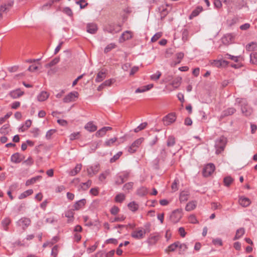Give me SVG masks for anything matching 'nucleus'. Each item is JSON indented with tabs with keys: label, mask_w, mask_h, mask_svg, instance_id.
<instances>
[{
	"label": "nucleus",
	"mask_w": 257,
	"mask_h": 257,
	"mask_svg": "<svg viewBox=\"0 0 257 257\" xmlns=\"http://www.w3.org/2000/svg\"><path fill=\"white\" fill-rule=\"evenodd\" d=\"M180 244V242L177 241L174 242V243L170 245L168 247V250L169 251H174L175 249L178 247L179 245Z\"/></svg>",
	"instance_id": "nucleus-45"
},
{
	"label": "nucleus",
	"mask_w": 257,
	"mask_h": 257,
	"mask_svg": "<svg viewBox=\"0 0 257 257\" xmlns=\"http://www.w3.org/2000/svg\"><path fill=\"white\" fill-rule=\"evenodd\" d=\"M189 32L187 29H184L182 31V39L183 42H185L188 40Z\"/></svg>",
	"instance_id": "nucleus-44"
},
{
	"label": "nucleus",
	"mask_w": 257,
	"mask_h": 257,
	"mask_svg": "<svg viewBox=\"0 0 257 257\" xmlns=\"http://www.w3.org/2000/svg\"><path fill=\"white\" fill-rule=\"evenodd\" d=\"M228 64V62L226 60H216L212 63V65L216 67H220L221 66H226Z\"/></svg>",
	"instance_id": "nucleus-20"
},
{
	"label": "nucleus",
	"mask_w": 257,
	"mask_h": 257,
	"mask_svg": "<svg viewBox=\"0 0 257 257\" xmlns=\"http://www.w3.org/2000/svg\"><path fill=\"white\" fill-rule=\"evenodd\" d=\"M238 202L239 204L244 207L248 206L251 203L249 198L244 197H240Z\"/></svg>",
	"instance_id": "nucleus-19"
},
{
	"label": "nucleus",
	"mask_w": 257,
	"mask_h": 257,
	"mask_svg": "<svg viewBox=\"0 0 257 257\" xmlns=\"http://www.w3.org/2000/svg\"><path fill=\"white\" fill-rule=\"evenodd\" d=\"M227 144V139L224 136H221L215 141V147L216 154L218 155L221 153L225 148Z\"/></svg>",
	"instance_id": "nucleus-1"
},
{
	"label": "nucleus",
	"mask_w": 257,
	"mask_h": 257,
	"mask_svg": "<svg viewBox=\"0 0 257 257\" xmlns=\"http://www.w3.org/2000/svg\"><path fill=\"white\" fill-rule=\"evenodd\" d=\"M63 12L68 16H72L73 12L71 9L69 7H65L63 10Z\"/></svg>",
	"instance_id": "nucleus-56"
},
{
	"label": "nucleus",
	"mask_w": 257,
	"mask_h": 257,
	"mask_svg": "<svg viewBox=\"0 0 257 257\" xmlns=\"http://www.w3.org/2000/svg\"><path fill=\"white\" fill-rule=\"evenodd\" d=\"M150 231L149 228H146V229L138 228L132 232L131 236L136 239H141L145 237L146 233L149 232Z\"/></svg>",
	"instance_id": "nucleus-2"
},
{
	"label": "nucleus",
	"mask_w": 257,
	"mask_h": 257,
	"mask_svg": "<svg viewBox=\"0 0 257 257\" xmlns=\"http://www.w3.org/2000/svg\"><path fill=\"white\" fill-rule=\"evenodd\" d=\"M79 95L77 91H73L69 93L63 98V102L64 103H69L70 102L74 101L76 98H78Z\"/></svg>",
	"instance_id": "nucleus-8"
},
{
	"label": "nucleus",
	"mask_w": 257,
	"mask_h": 257,
	"mask_svg": "<svg viewBox=\"0 0 257 257\" xmlns=\"http://www.w3.org/2000/svg\"><path fill=\"white\" fill-rule=\"evenodd\" d=\"M49 96V93L45 91H42L38 96L37 99L39 101H44Z\"/></svg>",
	"instance_id": "nucleus-22"
},
{
	"label": "nucleus",
	"mask_w": 257,
	"mask_h": 257,
	"mask_svg": "<svg viewBox=\"0 0 257 257\" xmlns=\"http://www.w3.org/2000/svg\"><path fill=\"white\" fill-rule=\"evenodd\" d=\"M99 165L98 164H94L87 168V174L89 177H92L99 171Z\"/></svg>",
	"instance_id": "nucleus-9"
},
{
	"label": "nucleus",
	"mask_w": 257,
	"mask_h": 257,
	"mask_svg": "<svg viewBox=\"0 0 257 257\" xmlns=\"http://www.w3.org/2000/svg\"><path fill=\"white\" fill-rule=\"evenodd\" d=\"M125 199V195L122 193L117 194L115 197V201L121 203Z\"/></svg>",
	"instance_id": "nucleus-47"
},
{
	"label": "nucleus",
	"mask_w": 257,
	"mask_h": 257,
	"mask_svg": "<svg viewBox=\"0 0 257 257\" xmlns=\"http://www.w3.org/2000/svg\"><path fill=\"white\" fill-rule=\"evenodd\" d=\"M160 235L158 233H153L150 235L148 238L147 242L149 244L153 245L157 243L160 239Z\"/></svg>",
	"instance_id": "nucleus-12"
},
{
	"label": "nucleus",
	"mask_w": 257,
	"mask_h": 257,
	"mask_svg": "<svg viewBox=\"0 0 257 257\" xmlns=\"http://www.w3.org/2000/svg\"><path fill=\"white\" fill-rule=\"evenodd\" d=\"M97 31V27L96 24L92 23L87 25V31L90 34H95Z\"/></svg>",
	"instance_id": "nucleus-23"
},
{
	"label": "nucleus",
	"mask_w": 257,
	"mask_h": 257,
	"mask_svg": "<svg viewBox=\"0 0 257 257\" xmlns=\"http://www.w3.org/2000/svg\"><path fill=\"white\" fill-rule=\"evenodd\" d=\"M161 76V72L160 71H157L156 73L154 74L151 76V78L153 80H157L159 79Z\"/></svg>",
	"instance_id": "nucleus-58"
},
{
	"label": "nucleus",
	"mask_w": 257,
	"mask_h": 257,
	"mask_svg": "<svg viewBox=\"0 0 257 257\" xmlns=\"http://www.w3.org/2000/svg\"><path fill=\"white\" fill-rule=\"evenodd\" d=\"M125 182L124 180L120 175L118 176L115 180V184L117 185H120Z\"/></svg>",
	"instance_id": "nucleus-61"
},
{
	"label": "nucleus",
	"mask_w": 257,
	"mask_h": 257,
	"mask_svg": "<svg viewBox=\"0 0 257 257\" xmlns=\"http://www.w3.org/2000/svg\"><path fill=\"white\" fill-rule=\"evenodd\" d=\"M82 165L81 164H77L74 169H73L70 172L69 175L72 176H75L80 171Z\"/></svg>",
	"instance_id": "nucleus-31"
},
{
	"label": "nucleus",
	"mask_w": 257,
	"mask_h": 257,
	"mask_svg": "<svg viewBox=\"0 0 257 257\" xmlns=\"http://www.w3.org/2000/svg\"><path fill=\"white\" fill-rule=\"evenodd\" d=\"M239 102L240 104L242 113L246 116L250 115L252 110L248 105L247 100L245 99H241Z\"/></svg>",
	"instance_id": "nucleus-3"
},
{
	"label": "nucleus",
	"mask_w": 257,
	"mask_h": 257,
	"mask_svg": "<svg viewBox=\"0 0 257 257\" xmlns=\"http://www.w3.org/2000/svg\"><path fill=\"white\" fill-rule=\"evenodd\" d=\"M175 138L172 136H169L167 138V145L168 147L173 146L175 144Z\"/></svg>",
	"instance_id": "nucleus-40"
},
{
	"label": "nucleus",
	"mask_w": 257,
	"mask_h": 257,
	"mask_svg": "<svg viewBox=\"0 0 257 257\" xmlns=\"http://www.w3.org/2000/svg\"><path fill=\"white\" fill-rule=\"evenodd\" d=\"M86 201L85 199H81L77 202L73 206L74 210H78L82 208L85 205Z\"/></svg>",
	"instance_id": "nucleus-15"
},
{
	"label": "nucleus",
	"mask_w": 257,
	"mask_h": 257,
	"mask_svg": "<svg viewBox=\"0 0 257 257\" xmlns=\"http://www.w3.org/2000/svg\"><path fill=\"white\" fill-rule=\"evenodd\" d=\"M134 186L133 182H128L125 184L123 186V190L129 191L132 190Z\"/></svg>",
	"instance_id": "nucleus-48"
},
{
	"label": "nucleus",
	"mask_w": 257,
	"mask_h": 257,
	"mask_svg": "<svg viewBox=\"0 0 257 257\" xmlns=\"http://www.w3.org/2000/svg\"><path fill=\"white\" fill-rule=\"evenodd\" d=\"M10 124H4L0 129V133L3 135H7L10 132Z\"/></svg>",
	"instance_id": "nucleus-37"
},
{
	"label": "nucleus",
	"mask_w": 257,
	"mask_h": 257,
	"mask_svg": "<svg viewBox=\"0 0 257 257\" xmlns=\"http://www.w3.org/2000/svg\"><path fill=\"white\" fill-rule=\"evenodd\" d=\"M188 220L190 223L193 224H196L198 223V221L197 220L196 216L193 214L189 216Z\"/></svg>",
	"instance_id": "nucleus-57"
},
{
	"label": "nucleus",
	"mask_w": 257,
	"mask_h": 257,
	"mask_svg": "<svg viewBox=\"0 0 257 257\" xmlns=\"http://www.w3.org/2000/svg\"><path fill=\"white\" fill-rule=\"evenodd\" d=\"M189 193L187 191H183L180 194V201L181 202H185L188 200Z\"/></svg>",
	"instance_id": "nucleus-30"
},
{
	"label": "nucleus",
	"mask_w": 257,
	"mask_h": 257,
	"mask_svg": "<svg viewBox=\"0 0 257 257\" xmlns=\"http://www.w3.org/2000/svg\"><path fill=\"white\" fill-rule=\"evenodd\" d=\"M233 179L230 176H227L224 178L223 182L224 185L228 187L232 183Z\"/></svg>",
	"instance_id": "nucleus-46"
},
{
	"label": "nucleus",
	"mask_w": 257,
	"mask_h": 257,
	"mask_svg": "<svg viewBox=\"0 0 257 257\" xmlns=\"http://www.w3.org/2000/svg\"><path fill=\"white\" fill-rule=\"evenodd\" d=\"M215 166L212 163H209L206 165L203 170V175L204 177H208L210 176L215 170Z\"/></svg>",
	"instance_id": "nucleus-7"
},
{
	"label": "nucleus",
	"mask_w": 257,
	"mask_h": 257,
	"mask_svg": "<svg viewBox=\"0 0 257 257\" xmlns=\"http://www.w3.org/2000/svg\"><path fill=\"white\" fill-rule=\"evenodd\" d=\"M162 36V32H158L155 34L152 38L151 41L152 42H156L158 39H159Z\"/></svg>",
	"instance_id": "nucleus-54"
},
{
	"label": "nucleus",
	"mask_w": 257,
	"mask_h": 257,
	"mask_svg": "<svg viewBox=\"0 0 257 257\" xmlns=\"http://www.w3.org/2000/svg\"><path fill=\"white\" fill-rule=\"evenodd\" d=\"M182 78L177 77L175 78L171 83H170V85H171L174 88L176 89L179 87L181 84Z\"/></svg>",
	"instance_id": "nucleus-24"
},
{
	"label": "nucleus",
	"mask_w": 257,
	"mask_h": 257,
	"mask_svg": "<svg viewBox=\"0 0 257 257\" xmlns=\"http://www.w3.org/2000/svg\"><path fill=\"white\" fill-rule=\"evenodd\" d=\"M24 159V156L18 153L13 154L11 156V161L15 163H19Z\"/></svg>",
	"instance_id": "nucleus-13"
},
{
	"label": "nucleus",
	"mask_w": 257,
	"mask_h": 257,
	"mask_svg": "<svg viewBox=\"0 0 257 257\" xmlns=\"http://www.w3.org/2000/svg\"><path fill=\"white\" fill-rule=\"evenodd\" d=\"M117 139L116 137L106 140L103 144V146L105 147H110L114 145Z\"/></svg>",
	"instance_id": "nucleus-32"
},
{
	"label": "nucleus",
	"mask_w": 257,
	"mask_h": 257,
	"mask_svg": "<svg viewBox=\"0 0 257 257\" xmlns=\"http://www.w3.org/2000/svg\"><path fill=\"white\" fill-rule=\"evenodd\" d=\"M177 61L176 62L177 64H179L181 62V60L183 58L184 54L182 52H179L176 54Z\"/></svg>",
	"instance_id": "nucleus-59"
},
{
	"label": "nucleus",
	"mask_w": 257,
	"mask_h": 257,
	"mask_svg": "<svg viewBox=\"0 0 257 257\" xmlns=\"http://www.w3.org/2000/svg\"><path fill=\"white\" fill-rule=\"evenodd\" d=\"M148 193V189L145 187H141L137 191V194L140 196H144Z\"/></svg>",
	"instance_id": "nucleus-36"
},
{
	"label": "nucleus",
	"mask_w": 257,
	"mask_h": 257,
	"mask_svg": "<svg viewBox=\"0 0 257 257\" xmlns=\"http://www.w3.org/2000/svg\"><path fill=\"white\" fill-rule=\"evenodd\" d=\"M59 0H51L48 2L46 4L44 5L42 7V10H46L47 8H50L55 2H58Z\"/></svg>",
	"instance_id": "nucleus-49"
},
{
	"label": "nucleus",
	"mask_w": 257,
	"mask_h": 257,
	"mask_svg": "<svg viewBox=\"0 0 257 257\" xmlns=\"http://www.w3.org/2000/svg\"><path fill=\"white\" fill-rule=\"evenodd\" d=\"M10 222H11L10 219L9 218H6L2 221V223L3 226L5 228H6L10 224Z\"/></svg>",
	"instance_id": "nucleus-63"
},
{
	"label": "nucleus",
	"mask_w": 257,
	"mask_h": 257,
	"mask_svg": "<svg viewBox=\"0 0 257 257\" xmlns=\"http://www.w3.org/2000/svg\"><path fill=\"white\" fill-rule=\"evenodd\" d=\"M106 77V73L105 72L99 71L96 76L95 78L96 82H100L102 81Z\"/></svg>",
	"instance_id": "nucleus-29"
},
{
	"label": "nucleus",
	"mask_w": 257,
	"mask_h": 257,
	"mask_svg": "<svg viewBox=\"0 0 257 257\" xmlns=\"http://www.w3.org/2000/svg\"><path fill=\"white\" fill-rule=\"evenodd\" d=\"M250 61L252 63L257 65V53L252 52L250 54Z\"/></svg>",
	"instance_id": "nucleus-50"
},
{
	"label": "nucleus",
	"mask_w": 257,
	"mask_h": 257,
	"mask_svg": "<svg viewBox=\"0 0 257 257\" xmlns=\"http://www.w3.org/2000/svg\"><path fill=\"white\" fill-rule=\"evenodd\" d=\"M33 193V190L32 189H29L23 193L21 194L19 196V198L20 199H24L27 196L32 194Z\"/></svg>",
	"instance_id": "nucleus-42"
},
{
	"label": "nucleus",
	"mask_w": 257,
	"mask_h": 257,
	"mask_svg": "<svg viewBox=\"0 0 257 257\" xmlns=\"http://www.w3.org/2000/svg\"><path fill=\"white\" fill-rule=\"evenodd\" d=\"M112 130V127L109 126H104L99 130L95 134V135L97 137H102L104 136L106 133L108 131H110Z\"/></svg>",
	"instance_id": "nucleus-17"
},
{
	"label": "nucleus",
	"mask_w": 257,
	"mask_h": 257,
	"mask_svg": "<svg viewBox=\"0 0 257 257\" xmlns=\"http://www.w3.org/2000/svg\"><path fill=\"white\" fill-rule=\"evenodd\" d=\"M183 216V210L181 208L174 210L171 216L170 219L173 223H177L180 221Z\"/></svg>",
	"instance_id": "nucleus-5"
},
{
	"label": "nucleus",
	"mask_w": 257,
	"mask_h": 257,
	"mask_svg": "<svg viewBox=\"0 0 257 257\" xmlns=\"http://www.w3.org/2000/svg\"><path fill=\"white\" fill-rule=\"evenodd\" d=\"M128 208L132 211L135 212L136 211L138 208H139V205L138 204H137L135 202L133 201L132 202H130L128 204Z\"/></svg>",
	"instance_id": "nucleus-41"
},
{
	"label": "nucleus",
	"mask_w": 257,
	"mask_h": 257,
	"mask_svg": "<svg viewBox=\"0 0 257 257\" xmlns=\"http://www.w3.org/2000/svg\"><path fill=\"white\" fill-rule=\"evenodd\" d=\"M41 178V176H37L36 177H33L30 179L28 180L26 182V185L27 186H29L35 183L37 181L40 180Z\"/></svg>",
	"instance_id": "nucleus-38"
},
{
	"label": "nucleus",
	"mask_w": 257,
	"mask_h": 257,
	"mask_svg": "<svg viewBox=\"0 0 257 257\" xmlns=\"http://www.w3.org/2000/svg\"><path fill=\"white\" fill-rule=\"evenodd\" d=\"M245 232L244 229L243 228H240L236 230L234 240L237 239L241 237Z\"/></svg>",
	"instance_id": "nucleus-39"
},
{
	"label": "nucleus",
	"mask_w": 257,
	"mask_h": 257,
	"mask_svg": "<svg viewBox=\"0 0 257 257\" xmlns=\"http://www.w3.org/2000/svg\"><path fill=\"white\" fill-rule=\"evenodd\" d=\"M132 37V32L128 31H126L123 33L119 39V42L122 43L124 41L131 39Z\"/></svg>",
	"instance_id": "nucleus-14"
},
{
	"label": "nucleus",
	"mask_w": 257,
	"mask_h": 257,
	"mask_svg": "<svg viewBox=\"0 0 257 257\" xmlns=\"http://www.w3.org/2000/svg\"><path fill=\"white\" fill-rule=\"evenodd\" d=\"M236 109L233 107L228 108L222 112V116H227L232 115L234 113Z\"/></svg>",
	"instance_id": "nucleus-33"
},
{
	"label": "nucleus",
	"mask_w": 257,
	"mask_h": 257,
	"mask_svg": "<svg viewBox=\"0 0 257 257\" xmlns=\"http://www.w3.org/2000/svg\"><path fill=\"white\" fill-rule=\"evenodd\" d=\"M148 123L147 122H143L140 124L138 127H137L135 130L134 132L136 133H138L146 128Z\"/></svg>",
	"instance_id": "nucleus-51"
},
{
	"label": "nucleus",
	"mask_w": 257,
	"mask_h": 257,
	"mask_svg": "<svg viewBox=\"0 0 257 257\" xmlns=\"http://www.w3.org/2000/svg\"><path fill=\"white\" fill-rule=\"evenodd\" d=\"M18 223L20 226H22L23 229H25L30 224L31 220L26 217L22 218L18 221Z\"/></svg>",
	"instance_id": "nucleus-16"
},
{
	"label": "nucleus",
	"mask_w": 257,
	"mask_h": 257,
	"mask_svg": "<svg viewBox=\"0 0 257 257\" xmlns=\"http://www.w3.org/2000/svg\"><path fill=\"white\" fill-rule=\"evenodd\" d=\"M24 91H22L20 89L12 91L10 92L9 95L13 98H17L24 94Z\"/></svg>",
	"instance_id": "nucleus-18"
},
{
	"label": "nucleus",
	"mask_w": 257,
	"mask_h": 257,
	"mask_svg": "<svg viewBox=\"0 0 257 257\" xmlns=\"http://www.w3.org/2000/svg\"><path fill=\"white\" fill-rule=\"evenodd\" d=\"M92 184V181L90 180H88L86 182L81 183L80 184V186L82 190H87Z\"/></svg>",
	"instance_id": "nucleus-35"
},
{
	"label": "nucleus",
	"mask_w": 257,
	"mask_h": 257,
	"mask_svg": "<svg viewBox=\"0 0 257 257\" xmlns=\"http://www.w3.org/2000/svg\"><path fill=\"white\" fill-rule=\"evenodd\" d=\"M177 118V115L175 112H171L165 116L162 121L165 125H169L174 122Z\"/></svg>",
	"instance_id": "nucleus-4"
},
{
	"label": "nucleus",
	"mask_w": 257,
	"mask_h": 257,
	"mask_svg": "<svg viewBox=\"0 0 257 257\" xmlns=\"http://www.w3.org/2000/svg\"><path fill=\"white\" fill-rule=\"evenodd\" d=\"M58 252V245H55L52 249L51 254L54 257H56Z\"/></svg>",
	"instance_id": "nucleus-60"
},
{
	"label": "nucleus",
	"mask_w": 257,
	"mask_h": 257,
	"mask_svg": "<svg viewBox=\"0 0 257 257\" xmlns=\"http://www.w3.org/2000/svg\"><path fill=\"white\" fill-rule=\"evenodd\" d=\"M14 5L13 1H10L7 3L2 4L0 6V12L6 13L10 11Z\"/></svg>",
	"instance_id": "nucleus-10"
},
{
	"label": "nucleus",
	"mask_w": 257,
	"mask_h": 257,
	"mask_svg": "<svg viewBox=\"0 0 257 257\" xmlns=\"http://www.w3.org/2000/svg\"><path fill=\"white\" fill-rule=\"evenodd\" d=\"M85 129L90 132H94L97 130V126L92 122H89L84 126Z\"/></svg>",
	"instance_id": "nucleus-28"
},
{
	"label": "nucleus",
	"mask_w": 257,
	"mask_h": 257,
	"mask_svg": "<svg viewBox=\"0 0 257 257\" xmlns=\"http://www.w3.org/2000/svg\"><path fill=\"white\" fill-rule=\"evenodd\" d=\"M203 10L201 6H198L195 10H194L189 16V19H192L193 18L197 17Z\"/></svg>",
	"instance_id": "nucleus-25"
},
{
	"label": "nucleus",
	"mask_w": 257,
	"mask_h": 257,
	"mask_svg": "<svg viewBox=\"0 0 257 257\" xmlns=\"http://www.w3.org/2000/svg\"><path fill=\"white\" fill-rule=\"evenodd\" d=\"M56 132V130L54 129H51L49 130L46 134V138L47 140H50L52 136Z\"/></svg>",
	"instance_id": "nucleus-55"
},
{
	"label": "nucleus",
	"mask_w": 257,
	"mask_h": 257,
	"mask_svg": "<svg viewBox=\"0 0 257 257\" xmlns=\"http://www.w3.org/2000/svg\"><path fill=\"white\" fill-rule=\"evenodd\" d=\"M76 4L80 6L81 9L84 8L88 5V4L85 2V0H80L77 2Z\"/></svg>",
	"instance_id": "nucleus-64"
},
{
	"label": "nucleus",
	"mask_w": 257,
	"mask_h": 257,
	"mask_svg": "<svg viewBox=\"0 0 257 257\" xmlns=\"http://www.w3.org/2000/svg\"><path fill=\"white\" fill-rule=\"evenodd\" d=\"M119 211V209L118 208V207L116 206H113L110 210V213L111 214L115 215L118 213Z\"/></svg>",
	"instance_id": "nucleus-62"
},
{
	"label": "nucleus",
	"mask_w": 257,
	"mask_h": 257,
	"mask_svg": "<svg viewBox=\"0 0 257 257\" xmlns=\"http://www.w3.org/2000/svg\"><path fill=\"white\" fill-rule=\"evenodd\" d=\"M109 171H106L105 172L101 173L99 176V180L101 182H103L109 175Z\"/></svg>",
	"instance_id": "nucleus-53"
},
{
	"label": "nucleus",
	"mask_w": 257,
	"mask_h": 257,
	"mask_svg": "<svg viewBox=\"0 0 257 257\" xmlns=\"http://www.w3.org/2000/svg\"><path fill=\"white\" fill-rule=\"evenodd\" d=\"M153 84H149V85H147L146 86H144L142 87H139V88H137L135 92L137 93L144 92L146 91H148V90L151 89L152 88H153Z\"/></svg>",
	"instance_id": "nucleus-27"
},
{
	"label": "nucleus",
	"mask_w": 257,
	"mask_h": 257,
	"mask_svg": "<svg viewBox=\"0 0 257 257\" xmlns=\"http://www.w3.org/2000/svg\"><path fill=\"white\" fill-rule=\"evenodd\" d=\"M257 49V43L251 42L246 46V50L248 51H252Z\"/></svg>",
	"instance_id": "nucleus-34"
},
{
	"label": "nucleus",
	"mask_w": 257,
	"mask_h": 257,
	"mask_svg": "<svg viewBox=\"0 0 257 257\" xmlns=\"http://www.w3.org/2000/svg\"><path fill=\"white\" fill-rule=\"evenodd\" d=\"M197 206V202L195 201H192L189 202L186 207H185V210L187 211H190L193 210H194Z\"/></svg>",
	"instance_id": "nucleus-26"
},
{
	"label": "nucleus",
	"mask_w": 257,
	"mask_h": 257,
	"mask_svg": "<svg viewBox=\"0 0 257 257\" xmlns=\"http://www.w3.org/2000/svg\"><path fill=\"white\" fill-rule=\"evenodd\" d=\"M60 61V58L58 57L55 58L53 59L50 63L45 65V67L48 68L52 67L56 64H57Z\"/></svg>",
	"instance_id": "nucleus-43"
},
{
	"label": "nucleus",
	"mask_w": 257,
	"mask_h": 257,
	"mask_svg": "<svg viewBox=\"0 0 257 257\" xmlns=\"http://www.w3.org/2000/svg\"><path fill=\"white\" fill-rule=\"evenodd\" d=\"M144 141V138H141L136 140L127 148V151L130 154L135 153Z\"/></svg>",
	"instance_id": "nucleus-6"
},
{
	"label": "nucleus",
	"mask_w": 257,
	"mask_h": 257,
	"mask_svg": "<svg viewBox=\"0 0 257 257\" xmlns=\"http://www.w3.org/2000/svg\"><path fill=\"white\" fill-rule=\"evenodd\" d=\"M235 36L233 34H227L222 38L223 42L224 44H229L234 39Z\"/></svg>",
	"instance_id": "nucleus-21"
},
{
	"label": "nucleus",
	"mask_w": 257,
	"mask_h": 257,
	"mask_svg": "<svg viewBox=\"0 0 257 257\" xmlns=\"http://www.w3.org/2000/svg\"><path fill=\"white\" fill-rule=\"evenodd\" d=\"M105 30L108 33L114 34L118 32L120 30V26L118 25L110 24L106 26Z\"/></svg>",
	"instance_id": "nucleus-11"
},
{
	"label": "nucleus",
	"mask_w": 257,
	"mask_h": 257,
	"mask_svg": "<svg viewBox=\"0 0 257 257\" xmlns=\"http://www.w3.org/2000/svg\"><path fill=\"white\" fill-rule=\"evenodd\" d=\"M116 45L113 43L108 44L104 49V52L105 53H107L110 51L112 49L115 48Z\"/></svg>",
	"instance_id": "nucleus-52"
}]
</instances>
